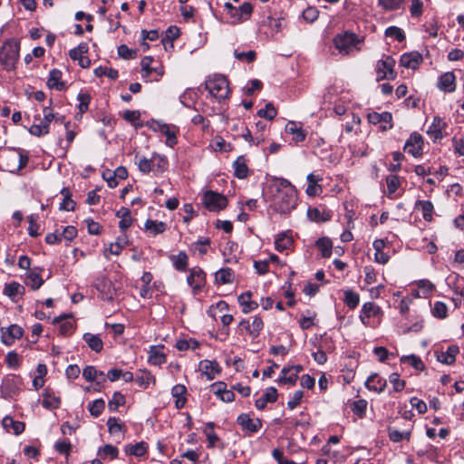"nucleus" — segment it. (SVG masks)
<instances>
[{
    "label": "nucleus",
    "mask_w": 464,
    "mask_h": 464,
    "mask_svg": "<svg viewBox=\"0 0 464 464\" xmlns=\"http://www.w3.org/2000/svg\"><path fill=\"white\" fill-rule=\"evenodd\" d=\"M214 422H208L206 424V429L204 430V432L207 436V440L208 441V447H214L215 443L219 440L218 435L214 431Z\"/></svg>",
    "instance_id": "bf43d9fd"
},
{
    "label": "nucleus",
    "mask_w": 464,
    "mask_h": 464,
    "mask_svg": "<svg viewBox=\"0 0 464 464\" xmlns=\"http://www.w3.org/2000/svg\"><path fill=\"white\" fill-rule=\"evenodd\" d=\"M151 381L155 382L153 376L150 374V372L146 371L141 372V374L137 375L135 378L136 383L142 388H147Z\"/></svg>",
    "instance_id": "774afa93"
},
{
    "label": "nucleus",
    "mask_w": 464,
    "mask_h": 464,
    "mask_svg": "<svg viewBox=\"0 0 464 464\" xmlns=\"http://www.w3.org/2000/svg\"><path fill=\"white\" fill-rule=\"evenodd\" d=\"M125 396L120 392H115L111 400L108 403V408L110 411H117L120 406H123L125 404Z\"/></svg>",
    "instance_id": "8fccbe9b"
},
{
    "label": "nucleus",
    "mask_w": 464,
    "mask_h": 464,
    "mask_svg": "<svg viewBox=\"0 0 464 464\" xmlns=\"http://www.w3.org/2000/svg\"><path fill=\"white\" fill-rule=\"evenodd\" d=\"M275 188L273 204L275 209L281 214L290 213L297 205V191L287 179H275L272 184Z\"/></svg>",
    "instance_id": "f257e3e1"
},
{
    "label": "nucleus",
    "mask_w": 464,
    "mask_h": 464,
    "mask_svg": "<svg viewBox=\"0 0 464 464\" xmlns=\"http://www.w3.org/2000/svg\"><path fill=\"white\" fill-rule=\"evenodd\" d=\"M28 156L20 150H12L0 155V166L3 170L17 173L28 163Z\"/></svg>",
    "instance_id": "f03ea898"
},
{
    "label": "nucleus",
    "mask_w": 464,
    "mask_h": 464,
    "mask_svg": "<svg viewBox=\"0 0 464 464\" xmlns=\"http://www.w3.org/2000/svg\"><path fill=\"white\" fill-rule=\"evenodd\" d=\"M250 325H251L250 336L253 339H255L259 335L260 332L262 331V329L264 327L263 320L259 316H255L253 318V321L250 324Z\"/></svg>",
    "instance_id": "338daca9"
},
{
    "label": "nucleus",
    "mask_w": 464,
    "mask_h": 464,
    "mask_svg": "<svg viewBox=\"0 0 464 464\" xmlns=\"http://www.w3.org/2000/svg\"><path fill=\"white\" fill-rule=\"evenodd\" d=\"M49 126L50 124H46V122H44V117L39 124H33L30 127L29 132L34 136L41 137L49 133Z\"/></svg>",
    "instance_id": "de8ad7c7"
},
{
    "label": "nucleus",
    "mask_w": 464,
    "mask_h": 464,
    "mask_svg": "<svg viewBox=\"0 0 464 464\" xmlns=\"http://www.w3.org/2000/svg\"><path fill=\"white\" fill-rule=\"evenodd\" d=\"M366 407L367 401L363 399L355 401L351 404L352 411L360 418L365 414Z\"/></svg>",
    "instance_id": "e2e57ef3"
},
{
    "label": "nucleus",
    "mask_w": 464,
    "mask_h": 464,
    "mask_svg": "<svg viewBox=\"0 0 464 464\" xmlns=\"http://www.w3.org/2000/svg\"><path fill=\"white\" fill-rule=\"evenodd\" d=\"M203 204L209 211L218 212L227 206V198L218 192L208 190L204 193Z\"/></svg>",
    "instance_id": "423d86ee"
},
{
    "label": "nucleus",
    "mask_w": 464,
    "mask_h": 464,
    "mask_svg": "<svg viewBox=\"0 0 464 464\" xmlns=\"http://www.w3.org/2000/svg\"><path fill=\"white\" fill-rule=\"evenodd\" d=\"M166 362V356L161 352V348L151 346L149 355V362L153 365H160Z\"/></svg>",
    "instance_id": "79ce46f5"
},
{
    "label": "nucleus",
    "mask_w": 464,
    "mask_h": 464,
    "mask_svg": "<svg viewBox=\"0 0 464 464\" xmlns=\"http://www.w3.org/2000/svg\"><path fill=\"white\" fill-rule=\"evenodd\" d=\"M63 72L58 69H53L49 73L47 81V86L50 89H55L57 91H64L67 86L66 83L62 81Z\"/></svg>",
    "instance_id": "b1692460"
},
{
    "label": "nucleus",
    "mask_w": 464,
    "mask_h": 464,
    "mask_svg": "<svg viewBox=\"0 0 464 464\" xmlns=\"http://www.w3.org/2000/svg\"><path fill=\"white\" fill-rule=\"evenodd\" d=\"M186 393L187 388L183 384H177L171 389V394L174 398H176L175 407L178 410H180L185 406L187 401L185 397Z\"/></svg>",
    "instance_id": "c9c22d12"
},
{
    "label": "nucleus",
    "mask_w": 464,
    "mask_h": 464,
    "mask_svg": "<svg viewBox=\"0 0 464 464\" xmlns=\"http://www.w3.org/2000/svg\"><path fill=\"white\" fill-rule=\"evenodd\" d=\"M446 127V122L440 117H434L431 125L429 127L427 133L434 137L435 140L443 138L442 130Z\"/></svg>",
    "instance_id": "f704fd0d"
},
{
    "label": "nucleus",
    "mask_w": 464,
    "mask_h": 464,
    "mask_svg": "<svg viewBox=\"0 0 464 464\" xmlns=\"http://www.w3.org/2000/svg\"><path fill=\"white\" fill-rule=\"evenodd\" d=\"M285 132L292 135V140L295 143L302 142L306 138V131L300 122L289 121L285 126Z\"/></svg>",
    "instance_id": "a211bd4d"
},
{
    "label": "nucleus",
    "mask_w": 464,
    "mask_h": 464,
    "mask_svg": "<svg viewBox=\"0 0 464 464\" xmlns=\"http://www.w3.org/2000/svg\"><path fill=\"white\" fill-rule=\"evenodd\" d=\"M125 452L127 455H133L136 457H141L147 452L146 443L141 441L136 444H128L125 447Z\"/></svg>",
    "instance_id": "c03bdc74"
},
{
    "label": "nucleus",
    "mask_w": 464,
    "mask_h": 464,
    "mask_svg": "<svg viewBox=\"0 0 464 464\" xmlns=\"http://www.w3.org/2000/svg\"><path fill=\"white\" fill-rule=\"evenodd\" d=\"M116 217L121 218L119 222L120 230L121 232H126V230L132 225L133 222L130 208L122 207L116 212Z\"/></svg>",
    "instance_id": "473e14b6"
},
{
    "label": "nucleus",
    "mask_w": 464,
    "mask_h": 464,
    "mask_svg": "<svg viewBox=\"0 0 464 464\" xmlns=\"http://www.w3.org/2000/svg\"><path fill=\"white\" fill-rule=\"evenodd\" d=\"M199 368L201 372L207 376L208 380H213L220 373L221 368L217 362L204 360L200 362Z\"/></svg>",
    "instance_id": "5701e85b"
},
{
    "label": "nucleus",
    "mask_w": 464,
    "mask_h": 464,
    "mask_svg": "<svg viewBox=\"0 0 464 464\" xmlns=\"http://www.w3.org/2000/svg\"><path fill=\"white\" fill-rule=\"evenodd\" d=\"M3 293L12 301L17 302L24 295L25 288L18 282L13 281L5 285Z\"/></svg>",
    "instance_id": "f3484780"
},
{
    "label": "nucleus",
    "mask_w": 464,
    "mask_h": 464,
    "mask_svg": "<svg viewBox=\"0 0 464 464\" xmlns=\"http://www.w3.org/2000/svg\"><path fill=\"white\" fill-rule=\"evenodd\" d=\"M388 435L392 441L393 442H401L403 440H406L407 441L411 439V431H400L394 428L389 427L388 428Z\"/></svg>",
    "instance_id": "49530a36"
},
{
    "label": "nucleus",
    "mask_w": 464,
    "mask_h": 464,
    "mask_svg": "<svg viewBox=\"0 0 464 464\" xmlns=\"http://www.w3.org/2000/svg\"><path fill=\"white\" fill-rule=\"evenodd\" d=\"M422 136L418 132H413L406 140L404 145V150L411 154L414 158H419L422 155Z\"/></svg>",
    "instance_id": "9b49d317"
},
{
    "label": "nucleus",
    "mask_w": 464,
    "mask_h": 464,
    "mask_svg": "<svg viewBox=\"0 0 464 464\" xmlns=\"http://www.w3.org/2000/svg\"><path fill=\"white\" fill-rule=\"evenodd\" d=\"M94 74L97 77L107 76L111 80H116L119 77L118 71L113 68L100 66L94 70Z\"/></svg>",
    "instance_id": "864d4df0"
},
{
    "label": "nucleus",
    "mask_w": 464,
    "mask_h": 464,
    "mask_svg": "<svg viewBox=\"0 0 464 464\" xmlns=\"http://www.w3.org/2000/svg\"><path fill=\"white\" fill-rule=\"evenodd\" d=\"M3 427L9 430L12 428L14 434L20 435L25 429V424L19 420H14L13 418L6 416L2 420Z\"/></svg>",
    "instance_id": "58836bf2"
},
{
    "label": "nucleus",
    "mask_w": 464,
    "mask_h": 464,
    "mask_svg": "<svg viewBox=\"0 0 464 464\" xmlns=\"http://www.w3.org/2000/svg\"><path fill=\"white\" fill-rule=\"evenodd\" d=\"M72 317V314H64L53 320V324H59V332L62 335H69L73 332L74 324L68 320Z\"/></svg>",
    "instance_id": "dca6fc26"
},
{
    "label": "nucleus",
    "mask_w": 464,
    "mask_h": 464,
    "mask_svg": "<svg viewBox=\"0 0 464 464\" xmlns=\"http://www.w3.org/2000/svg\"><path fill=\"white\" fill-rule=\"evenodd\" d=\"M24 330L17 324H12L7 328L1 329V340L5 345H12L16 339H20Z\"/></svg>",
    "instance_id": "ddd939ff"
},
{
    "label": "nucleus",
    "mask_w": 464,
    "mask_h": 464,
    "mask_svg": "<svg viewBox=\"0 0 464 464\" xmlns=\"http://www.w3.org/2000/svg\"><path fill=\"white\" fill-rule=\"evenodd\" d=\"M367 119L369 122L372 124L376 125L381 123L382 125L380 126V129L382 131H386L388 130L392 129L393 127L392 115L391 112L388 111H384L382 113H379L376 111L370 112L367 115Z\"/></svg>",
    "instance_id": "9d476101"
},
{
    "label": "nucleus",
    "mask_w": 464,
    "mask_h": 464,
    "mask_svg": "<svg viewBox=\"0 0 464 464\" xmlns=\"http://www.w3.org/2000/svg\"><path fill=\"white\" fill-rule=\"evenodd\" d=\"M358 42L357 35L352 33L338 34L334 39L335 47L345 54L353 51Z\"/></svg>",
    "instance_id": "6e6552de"
},
{
    "label": "nucleus",
    "mask_w": 464,
    "mask_h": 464,
    "mask_svg": "<svg viewBox=\"0 0 464 464\" xmlns=\"http://www.w3.org/2000/svg\"><path fill=\"white\" fill-rule=\"evenodd\" d=\"M44 283L40 272L31 271L26 275L25 285L30 286L33 291L38 290Z\"/></svg>",
    "instance_id": "ea45409f"
},
{
    "label": "nucleus",
    "mask_w": 464,
    "mask_h": 464,
    "mask_svg": "<svg viewBox=\"0 0 464 464\" xmlns=\"http://www.w3.org/2000/svg\"><path fill=\"white\" fill-rule=\"evenodd\" d=\"M118 54L122 59H134L137 57L138 50L137 49H130L126 44H121L118 47Z\"/></svg>",
    "instance_id": "680f3d73"
},
{
    "label": "nucleus",
    "mask_w": 464,
    "mask_h": 464,
    "mask_svg": "<svg viewBox=\"0 0 464 464\" xmlns=\"http://www.w3.org/2000/svg\"><path fill=\"white\" fill-rule=\"evenodd\" d=\"M253 13V5L248 2H244L238 7L236 6L235 12L228 15L230 23L233 24L243 23L248 20Z\"/></svg>",
    "instance_id": "f8f14e48"
},
{
    "label": "nucleus",
    "mask_w": 464,
    "mask_h": 464,
    "mask_svg": "<svg viewBox=\"0 0 464 464\" xmlns=\"http://www.w3.org/2000/svg\"><path fill=\"white\" fill-rule=\"evenodd\" d=\"M237 424L243 430L250 433L257 432L262 428V421L259 419H251L246 413L240 414L237 419Z\"/></svg>",
    "instance_id": "4468645a"
},
{
    "label": "nucleus",
    "mask_w": 464,
    "mask_h": 464,
    "mask_svg": "<svg viewBox=\"0 0 464 464\" xmlns=\"http://www.w3.org/2000/svg\"><path fill=\"white\" fill-rule=\"evenodd\" d=\"M432 314L440 319H444L448 315V307L443 302H436L432 308Z\"/></svg>",
    "instance_id": "0e129e2a"
},
{
    "label": "nucleus",
    "mask_w": 464,
    "mask_h": 464,
    "mask_svg": "<svg viewBox=\"0 0 464 464\" xmlns=\"http://www.w3.org/2000/svg\"><path fill=\"white\" fill-rule=\"evenodd\" d=\"M414 209H420L422 213V218L427 222L433 220V204L430 200H417L414 205Z\"/></svg>",
    "instance_id": "cd10ccee"
},
{
    "label": "nucleus",
    "mask_w": 464,
    "mask_h": 464,
    "mask_svg": "<svg viewBox=\"0 0 464 464\" xmlns=\"http://www.w3.org/2000/svg\"><path fill=\"white\" fill-rule=\"evenodd\" d=\"M403 0H378V5L386 11H394L401 8Z\"/></svg>",
    "instance_id": "052dcab7"
},
{
    "label": "nucleus",
    "mask_w": 464,
    "mask_h": 464,
    "mask_svg": "<svg viewBox=\"0 0 464 464\" xmlns=\"http://www.w3.org/2000/svg\"><path fill=\"white\" fill-rule=\"evenodd\" d=\"M293 239L285 232L281 233L275 241L276 249L279 252L290 248Z\"/></svg>",
    "instance_id": "a18cd8bd"
},
{
    "label": "nucleus",
    "mask_w": 464,
    "mask_h": 464,
    "mask_svg": "<svg viewBox=\"0 0 464 464\" xmlns=\"http://www.w3.org/2000/svg\"><path fill=\"white\" fill-rule=\"evenodd\" d=\"M61 400L55 396H50L47 393L44 394V399L42 401V405L44 408L48 410H55L60 407Z\"/></svg>",
    "instance_id": "13d9d810"
},
{
    "label": "nucleus",
    "mask_w": 464,
    "mask_h": 464,
    "mask_svg": "<svg viewBox=\"0 0 464 464\" xmlns=\"http://www.w3.org/2000/svg\"><path fill=\"white\" fill-rule=\"evenodd\" d=\"M167 227L168 225L165 222L153 219H147L144 224L145 231L152 236L163 234Z\"/></svg>",
    "instance_id": "2f4dec72"
},
{
    "label": "nucleus",
    "mask_w": 464,
    "mask_h": 464,
    "mask_svg": "<svg viewBox=\"0 0 464 464\" xmlns=\"http://www.w3.org/2000/svg\"><path fill=\"white\" fill-rule=\"evenodd\" d=\"M153 58L151 56H145L141 62L142 79L147 82H158L164 74L162 66H152Z\"/></svg>",
    "instance_id": "39448f33"
},
{
    "label": "nucleus",
    "mask_w": 464,
    "mask_h": 464,
    "mask_svg": "<svg viewBox=\"0 0 464 464\" xmlns=\"http://www.w3.org/2000/svg\"><path fill=\"white\" fill-rule=\"evenodd\" d=\"M20 44L15 40L6 41L0 50V63L7 71L14 69L19 59Z\"/></svg>",
    "instance_id": "7ed1b4c3"
},
{
    "label": "nucleus",
    "mask_w": 464,
    "mask_h": 464,
    "mask_svg": "<svg viewBox=\"0 0 464 464\" xmlns=\"http://www.w3.org/2000/svg\"><path fill=\"white\" fill-rule=\"evenodd\" d=\"M159 130L166 136V144L169 147H174L177 142V133L179 129L176 126L169 125V124H160Z\"/></svg>",
    "instance_id": "393cba45"
},
{
    "label": "nucleus",
    "mask_w": 464,
    "mask_h": 464,
    "mask_svg": "<svg viewBox=\"0 0 464 464\" xmlns=\"http://www.w3.org/2000/svg\"><path fill=\"white\" fill-rule=\"evenodd\" d=\"M308 218L313 222H326L332 218V215L329 211H321L318 208H310L307 211Z\"/></svg>",
    "instance_id": "e433bc0d"
},
{
    "label": "nucleus",
    "mask_w": 464,
    "mask_h": 464,
    "mask_svg": "<svg viewBox=\"0 0 464 464\" xmlns=\"http://www.w3.org/2000/svg\"><path fill=\"white\" fill-rule=\"evenodd\" d=\"M438 88L444 92H452L456 89V77L452 72L441 74L438 81Z\"/></svg>",
    "instance_id": "6ab92c4d"
},
{
    "label": "nucleus",
    "mask_w": 464,
    "mask_h": 464,
    "mask_svg": "<svg viewBox=\"0 0 464 464\" xmlns=\"http://www.w3.org/2000/svg\"><path fill=\"white\" fill-rule=\"evenodd\" d=\"M169 259L177 271L186 272L188 270V256L185 251H179L177 255H170Z\"/></svg>",
    "instance_id": "bb28decb"
},
{
    "label": "nucleus",
    "mask_w": 464,
    "mask_h": 464,
    "mask_svg": "<svg viewBox=\"0 0 464 464\" xmlns=\"http://www.w3.org/2000/svg\"><path fill=\"white\" fill-rule=\"evenodd\" d=\"M315 246L321 251V255L324 258H328L331 256L333 244L330 238L321 237L316 241Z\"/></svg>",
    "instance_id": "37998d69"
},
{
    "label": "nucleus",
    "mask_w": 464,
    "mask_h": 464,
    "mask_svg": "<svg viewBox=\"0 0 464 464\" xmlns=\"http://www.w3.org/2000/svg\"><path fill=\"white\" fill-rule=\"evenodd\" d=\"M234 175L237 179H243L248 177L249 169L246 165V160L244 156H239L233 163Z\"/></svg>",
    "instance_id": "72a5a7b5"
},
{
    "label": "nucleus",
    "mask_w": 464,
    "mask_h": 464,
    "mask_svg": "<svg viewBox=\"0 0 464 464\" xmlns=\"http://www.w3.org/2000/svg\"><path fill=\"white\" fill-rule=\"evenodd\" d=\"M385 36L387 37H393L398 42H402L405 40V34L404 32L397 27V26H390L385 30Z\"/></svg>",
    "instance_id": "69168bd1"
},
{
    "label": "nucleus",
    "mask_w": 464,
    "mask_h": 464,
    "mask_svg": "<svg viewBox=\"0 0 464 464\" xmlns=\"http://www.w3.org/2000/svg\"><path fill=\"white\" fill-rule=\"evenodd\" d=\"M89 50L88 44L85 43L80 44L76 48L70 50V58L73 61H80Z\"/></svg>",
    "instance_id": "603ef678"
},
{
    "label": "nucleus",
    "mask_w": 464,
    "mask_h": 464,
    "mask_svg": "<svg viewBox=\"0 0 464 464\" xmlns=\"http://www.w3.org/2000/svg\"><path fill=\"white\" fill-rule=\"evenodd\" d=\"M381 314L382 310L377 304L367 302L362 307L360 319L363 324L368 325L371 317H378Z\"/></svg>",
    "instance_id": "2eb2a0df"
},
{
    "label": "nucleus",
    "mask_w": 464,
    "mask_h": 464,
    "mask_svg": "<svg viewBox=\"0 0 464 464\" xmlns=\"http://www.w3.org/2000/svg\"><path fill=\"white\" fill-rule=\"evenodd\" d=\"M278 398L277 390L275 387H269L266 390L263 396L255 401V406L258 410H264L267 402H276Z\"/></svg>",
    "instance_id": "a878e982"
},
{
    "label": "nucleus",
    "mask_w": 464,
    "mask_h": 464,
    "mask_svg": "<svg viewBox=\"0 0 464 464\" xmlns=\"http://www.w3.org/2000/svg\"><path fill=\"white\" fill-rule=\"evenodd\" d=\"M395 63V60L389 55L382 60H379L376 64L377 81L394 80L397 76V72L394 71Z\"/></svg>",
    "instance_id": "0eeeda50"
},
{
    "label": "nucleus",
    "mask_w": 464,
    "mask_h": 464,
    "mask_svg": "<svg viewBox=\"0 0 464 464\" xmlns=\"http://www.w3.org/2000/svg\"><path fill=\"white\" fill-rule=\"evenodd\" d=\"M365 386L370 391H373V392L381 393L385 390V388L387 386V382L385 379L382 378L379 374L372 373L366 380Z\"/></svg>",
    "instance_id": "4be33fe9"
},
{
    "label": "nucleus",
    "mask_w": 464,
    "mask_h": 464,
    "mask_svg": "<svg viewBox=\"0 0 464 464\" xmlns=\"http://www.w3.org/2000/svg\"><path fill=\"white\" fill-rule=\"evenodd\" d=\"M360 301L359 295L352 290H346L344 292V303L346 305L351 308L354 309Z\"/></svg>",
    "instance_id": "5fc2aeb1"
},
{
    "label": "nucleus",
    "mask_w": 464,
    "mask_h": 464,
    "mask_svg": "<svg viewBox=\"0 0 464 464\" xmlns=\"http://www.w3.org/2000/svg\"><path fill=\"white\" fill-rule=\"evenodd\" d=\"M459 349L458 345H450L447 348L445 352H440L437 354V359L439 362L450 365L454 363L456 360V355L459 353Z\"/></svg>",
    "instance_id": "c756f323"
},
{
    "label": "nucleus",
    "mask_w": 464,
    "mask_h": 464,
    "mask_svg": "<svg viewBox=\"0 0 464 464\" xmlns=\"http://www.w3.org/2000/svg\"><path fill=\"white\" fill-rule=\"evenodd\" d=\"M277 111L271 102L266 105L265 109H260L257 111V115L261 118L272 121L276 117Z\"/></svg>",
    "instance_id": "4d7b16f0"
},
{
    "label": "nucleus",
    "mask_w": 464,
    "mask_h": 464,
    "mask_svg": "<svg viewBox=\"0 0 464 464\" xmlns=\"http://www.w3.org/2000/svg\"><path fill=\"white\" fill-rule=\"evenodd\" d=\"M251 297L252 293L250 291H246L237 297L238 303L242 306V312L244 314H248L258 307V304L255 301H252Z\"/></svg>",
    "instance_id": "7c9ffc66"
},
{
    "label": "nucleus",
    "mask_w": 464,
    "mask_h": 464,
    "mask_svg": "<svg viewBox=\"0 0 464 464\" xmlns=\"http://www.w3.org/2000/svg\"><path fill=\"white\" fill-rule=\"evenodd\" d=\"M82 376L87 382H93L96 385H102L106 382V375L103 372L98 371L93 366H86L82 371Z\"/></svg>",
    "instance_id": "aec40b11"
},
{
    "label": "nucleus",
    "mask_w": 464,
    "mask_h": 464,
    "mask_svg": "<svg viewBox=\"0 0 464 464\" xmlns=\"http://www.w3.org/2000/svg\"><path fill=\"white\" fill-rule=\"evenodd\" d=\"M422 61V55L419 52H411L401 56L400 64L405 68L416 69Z\"/></svg>",
    "instance_id": "412c9836"
},
{
    "label": "nucleus",
    "mask_w": 464,
    "mask_h": 464,
    "mask_svg": "<svg viewBox=\"0 0 464 464\" xmlns=\"http://www.w3.org/2000/svg\"><path fill=\"white\" fill-rule=\"evenodd\" d=\"M105 408V401L102 399H97L88 405L91 415L94 418L99 417Z\"/></svg>",
    "instance_id": "3c124183"
},
{
    "label": "nucleus",
    "mask_w": 464,
    "mask_h": 464,
    "mask_svg": "<svg viewBox=\"0 0 464 464\" xmlns=\"http://www.w3.org/2000/svg\"><path fill=\"white\" fill-rule=\"evenodd\" d=\"M83 340L86 342L88 346L96 353H100L103 348L102 340L97 334L86 333L83 334Z\"/></svg>",
    "instance_id": "a19ab883"
},
{
    "label": "nucleus",
    "mask_w": 464,
    "mask_h": 464,
    "mask_svg": "<svg viewBox=\"0 0 464 464\" xmlns=\"http://www.w3.org/2000/svg\"><path fill=\"white\" fill-rule=\"evenodd\" d=\"M107 426L111 434L121 432L125 430V425L120 423L119 419L116 417H110L107 420Z\"/></svg>",
    "instance_id": "6e6d98bb"
},
{
    "label": "nucleus",
    "mask_w": 464,
    "mask_h": 464,
    "mask_svg": "<svg viewBox=\"0 0 464 464\" xmlns=\"http://www.w3.org/2000/svg\"><path fill=\"white\" fill-rule=\"evenodd\" d=\"M61 193L64 196L63 202L60 205V209L66 211H72L75 208V202L71 198V192L69 188H63Z\"/></svg>",
    "instance_id": "09e8293b"
},
{
    "label": "nucleus",
    "mask_w": 464,
    "mask_h": 464,
    "mask_svg": "<svg viewBox=\"0 0 464 464\" xmlns=\"http://www.w3.org/2000/svg\"><path fill=\"white\" fill-rule=\"evenodd\" d=\"M187 282L192 287L193 294L196 295L206 285V273L198 266L193 267L189 269Z\"/></svg>",
    "instance_id": "1a4fd4ad"
},
{
    "label": "nucleus",
    "mask_w": 464,
    "mask_h": 464,
    "mask_svg": "<svg viewBox=\"0 0 464 464\" xmlns=\"http://www.w3.org/2000/svg\"><path fill=\"white\" fill-rule=\"evenodd\" d=\"M234 271L230 267H223L215 274V281L218 284L226 285L233 283Z\"/></svg>",
    "instance_id": "4c0bfd02"
},
{
    "label": "nucleus",
    "mask_w": 464,
    "mask_h": 464,
    "mask_svg": "<svg viewBox=\"0 0 464 464\" xmlns=\"http://www.w3.org/2000/svg\"><path fill=\"white\" fill-rule=\"evenodd\" d=\"M323 178L319 175H315L314 173H310L307 176L308 186L306 188V194L310 197L317 196L322 193L323 188L322 186L318 184Z\"/></svg>",
    "instance_id": "c85d7f7f"
},
{
    "label": "nucleus",
    "mask_w": 464,
    "mask_h": 464,
    "mask_svg": "<svg viewBox=\"0 0 464 464\" xmlns=\"http://www.w3.org/2000/svg\"><path fill=\"white\" fill-rule=\"evenodd\" d=\"M206 89L218 100H224L230 92L227 79L221 74H216L208 78L205 82Z\"/></svg>",
    "instance_id": "20e7f679"
}]
</instances>
